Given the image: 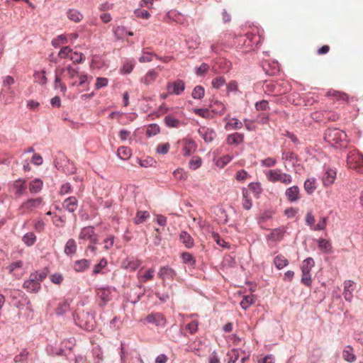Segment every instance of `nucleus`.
Segmentation results:
<instances>
[{"label":"nucleus","mask_w":363,"mask_h":363,"mask_svg":"<svg viewBox=\"0 0 363 363\" xmlns=\"http://www.w3.org/2000/svg\"><path fill=\"white\" fill-rule=\"evenodd\" d=\"M303 187L308 194H312L317 188L316 179L313 177L307 179L304 182Z\"/></svg>","instance_id":"nucleus-29"},{"label":"nucleus","mask_w":363,"mask_h":363,"mask_svg":"<svg viewBox=\"0 0 363 363\" xmlns=\"http://www.w3.org/2000/svg\"><path fill=\"white\" fill-rule=\"evenodd\" d=\"M69 309V304L67 301H63L60 303L57 307L56 308V313L58 315H61L67 313Z\"/></svg>","instance_id":"nucleus-50"},{"label":"nucleus","mask_w":363,"mask_h":363,"mask_svg":"<svg viewBox=\"0 0 363 363\" xmlns=\"http://www.w3.org/2000/svg\"><path fill=\"white\" fill-rule=\"evenodd\" d=\"M179 143L182 145V155L184 157L189 156L191 153L196 150L197 145L191 138H184Z\"/></svg>","instance_id":"nucleus-11"},{"label":"nucleus","mask_w":363,"mask_h":363,"mask_svg":"<svg viewBox=\"0 0 363 363\" xmlns=\"http://www.w3.org/2000/svg\"><path fill=\"white\" fill-rule=\"evenodd\" d=\"M201 158L199 156H194L190 160L189 166L190 169L196 170L201 167Z\"/></svg>","instance_id":"nucleus-49"},{"label":"nucleus","mask_w":363,"mask_h":363,"mask_svg":"<svg viewBox=\"0 0 363 363\" xmlns=\"http://www.w3.org/2000/svg\"><path fill=\"white\" fill-rule=\"evenodd\" d=\"M107 265L106 259H102L97 264H96L93 269V274H96L101 272V269Z\"/></svg>","instance_id":"nucleus-62"},{"label":"nucleus","mask_w":363,"mask_h":363,"mask_svg":"<svg viewBox=\"0 0 363 363\" xmlns=\"http://www.w3.org/2000/svg\"><path fill=\"white\" fill-rule=\"evenodd\" d=\"M62 206L67 211L74 213L78 207V201L76 197L70 196L64 201Z\"/></svg>","instance_id":"nucleus-20"},{"label":"nucleus","mask_w":363,"mask_h":363,"mask_svg":"<svg viewBox=\"0 0 363 363\" xmlns=\"http://www.w3.org/2000/svg\"><path fill=\"white\" fill-rule=\"evenodd\" d=\"M146 320L150 323H153L157 326H164L166 320L161 313H151L146 317Z\"/></svg>","instance_id":"nucleus-19"},{"label":"nucleus","mask_w":363,"mask_h":363,"mask_svg":"<svg viewBox=\"0 0 363 363\" xmlns=\"http://www.w3.org/2000/svg\"><path fill=\"white\" fill-rule=\"evenodd\" d=\"M23 242L28 246H32L36 241V236L32 232H29L23 237Z\"/></svg>","instance_id":"nucleus-47"},{"label":"nucleus","mask_w":363,"mask_h":363,"mask_svg":"<svg viewBox=\"0 0 363 363\" xmlns=\"http://www.w3.org/2000/svg\"><path fill=\"white\" fill-rule=\"evenodd\" d=\"M347 165L350 169H358L363 166V157L356 149H350L347 156Z\"/></svg>","instance_id":"nucleus-7"},{"label":"nucleus","mask_w":363,"mask_h":363,"mask_svg":"<svg viewBox=\"0 0 363 363\" xmlns=\"http://www.w3.org/2000/svg\"><path fill=\"white\" fill-rule=\"evenodd\" d=\"M160 131V129L159 125H157V124H151L148 126V128L146 130V134L148 136H152V135H155L157 133H159Z\"/></svg>","instance_id":"nucleus-58"},{"label":"nucleus","mask_w":363,"mask_h":363,"mask_svg":"<svg viewBox=\"0 0 363 363\" xmlns=\"http://www.w3.org/2000/svg\"><path fill=\"white\" fill-rule=\"evenodd\" d=\"M244 140V135L242 133H234L230 134L226 138V143L228 145H239Z\"/></svg>","instance_id":"nucleus-25"},{"label":"nucleus","mask_w":363,"mask_h":363,"mask_svg":"<svg viewBox=\"0 0 363 363\" xmlns=\"http://www.w3.org/2000/svg\"><path fill=\"white\" fill-rule=\"evenodd\" d=\"M285 196L288 201L290 202H294L300 198V189L298 186H293L286 189L285 191Z\"/></svg>","instance_id":"nucleus-18"},{"label":"nucleus","mask_w":363,"mask_h":363,"mask_svg":"<svg viewBox=\"0 0 363 363\" xmlns=\"http://www.w3.org/2000/svg\"><path fill=\"white\" fill-rule=\"evenodd\" d=\"M195 114L204 118H212L213 116L211 115L210 111L208 108H195L194 110Z\"/></svg>","instance_id":"nucleus-53"},{"label":"nucleus","mask_w":363,"mask_h":363,"mask_svg":"<svg viewBox=\"0 0 363 363\" xmlns=\"http://www.w3.org/2000/svg\"><path fill=\"white\" fill-rule=\"evenodd\" d=\"M67 38L66 35H60L52 40V45L55 48H59L62 45L67 43Z\"/></svg>","instance_id":"nucleus-44"},{"label":"nucleus","mask_w":363,"mask_h":363,"mask_svg":"<svg viewBox=\"0 0 363 363\" xmlns=\"http://www.w3.org/2000/svg\"><path fill=\"white\" fill-rule=\"evenodd\" d=\"M23 266V262L21 260H18L11 263L6 267V269L9 271V274H13V276H17L18 278H19L21 274L18 273V271L22 269Z\"/></svg>","instance_id":"nucleus-23"},{"label":"nucleus","mask_w":363,"mask_h":363,"mask_svg":"<svg viewBox=\"0 0 363 363\" xmlns=\"http://www.w3.org/2000/svg\"><path fill=\"white\" fill-rule=\"evenodd\" d=\"M43 186V182L40 179H35L30 182L29 190L33 194L39 192Z\"/></svg>","instance_id":"nucleus-39"},{"label":"nucleus","mask_w":363,"mask_h":363,"mask_svg":"<svg viewBox=\"0 0 363 363\" xmlns=\"http://www.w3.org/2000/svg\"><path fill=\"white\" fill-rule=\"evenodd\" d=\"M180 241L188 248H192L194 245L193 238L186 231H182L179 235Z\"/></svg>","instance_id":"nucleus-24"},{"label":"nucleus","mask_w":363,"mask_h":363,"mask_svg":"<svg viewBox=\"0 0 363 363\" xmlns=\"http://www.w3.org/2000/svg\"><path fill=\"white\" fill-rule=\"evenodd\" d=\"M96 296L100 300L99 306L103 307L111 299V291L108 288H99Z\"/></svg>","instance_id":"nucleus-14"},{"label":"nucleus","mask_w":363,"mask_h":363,"mask_svg":"<svg viewBox=\"0 0 363 363\" xmlns=\"http://www.w3.org/2000/svg\"><path fill=\"white\" fill-rule=\"evenodd\" d=\"M355 283L352 281L347 280L344 282L343 296L347 301L351 302L353 298V291L355 289Z\"/></svg>","instance_id":"nucleus-16"},{"label":"nucleus","mask_w":363,"mask_h":363,"mask_svg":"<svg viewBox=\"0 0 363 363\" xmlns=\"http://www.w3.org/2000/svg\"><path fill=\"white\" fill-rule=\"evenodd\" d=\"M155 55L156 54L153 52L143 50L141 56L138 58V60L141 63L150 62L152 61L153 57H155Z\"/></svg>","instance_id":"nucleus-43"},{"label":"nucleus","mask_w":363,"mask_h":363,"mask_svg":"<svg viewBox=\"0 0 363 363\" xmlns=\"http://www.w3.org/2000/svg\"><path fill=\"white\" fill-rule=\"evenodd\" d=\"M76 323L82 328L91 331L95 328V320L89 312L81 311L77 313L74 318Z\"/></svg>","instance_id":"nucleus-5"},{"label":"nucleus","mask_w":363,"mask_h":363,"mask_svg":"<svg viewBox=\"0 0 363 363\" xmlns=\"http://www.w3.org/2000/svg\"><path fill=\"white\" fill-rule=\"evenodd\" d=\"M161 70L162 67L157 66V68L149 69L140 79V82L145 86L152 85L159 77V72L157 70Z\"/></svg>","instance_id":"nucleus-9"},{"label":"nucleus","mask_w":363,"mask_h":363,"mask_svg":"<svg viewBox=\"0 0 363 363\" xmlns=\"http://www.w3.org/2000/svg\"><path fill=\"white\" fill-rule=\"evenodd\" d=\"M277 163V160L275 158L273 157H267L264 160H262L260 161V164L262 167H274Z\"/></svg>","instance_id":"nucleus-54"},{"label":"nucleus","mask_w":363,"mask_h":363,"mask_svg":"<svg viewBox=\"0 0 363 363\" xmlns=\"http://www.w3.org/2000/svg\"><path fill=\"white\" fill-rule=\"evenodd\" d=\"M315 264L314 260L311 257H308L304 259L301 266L302 273L308 274L311 272V269Z\"/></svg>","instance_id":"nucleus-32"},{"label":"nucleus","mask_w":363,"mask_h":363,"mask_svg":"<svg viewBox=\"0 0 363 363\" xmlns=\"http://www.w3.org/2000/svg\"><path fill=\"white\" fill-rule=\"evenodd\" d=\"M346 133L335 128H329L325 133V140L333 146L340 144V147H346L345 143L346 140Z\"/></svg>","instance_id":"nucleus-3"},{"label":"nucleus","mask_w":363,"mask_h":363,"mask_svg":"<svg viewBox=\"0 0 363 363\" xmlns=\"http://www.w3.org/2000/svg\"><path fill=\"white\" fill-rule=\"evenodd\" d=\"M225 83V79L223 77H218L213 79L211 84L212 86L215 89H219Z\"/></svg>","instance_id":"nucleus-63"},{"label":"nucleus","mask_w":363,"mask_h":363,"mask_svg":"<svg viewBox=\"0 0 363 363\" xmlns=\"http://www.w3.org/2000/svg\"><path fill=\"white\" fill-rule=\"evenodd\" d=\"M69 59L74 62L80 63L83 62L84 59V56L82 53H78L77 52H72L71 55L69 56Z\"/></svg>","instance_id":"nucleus-64"},{"label":"nucleus","mask_w":363,"mask_h":363,"mask_svg":"<svg viewBox=\"0 0 363 363\" xmlns=\"http://www.w3.org/2000/svg\"><path fill=\"white\" fill-rule=\"evenodd\" d=\"M326 223H327V218L322 217L320 218L318 223L312 228V230H324L326 227Z\"/></svg>","instance_id":"nucleus-59"},{"label":"nucleus","mask_w":363,"mask_h":363,"mask_svg":"<svg viewBox=\"0 0 363 363\" xmlns=\"http://www.w3.org/2000/svg\"><path fill=\"white\" fill-rule=\"evenodd\" d=\"M274 263L277 269H281L288 265L289 261L284 256L279 255L274 257Z\"/></svg>","instance_id":"nucleus-36"},{"label":"nucleus","mask_w":363,"mask_h":363,"mask_svg":"<svg viewBox=\"0 0 363 363\" xmlns=\"http://www.w3.org/2000/svg\"><path fill=\"white\" fill-rule=\"evenodd\" d=\"M181 257L182 261L185 264H189L190 265H194L196 264V259L193 257V255L189 252H183L181 255Z\"/></svg>","instance_id":"nucleus-51"},{"label":"nucleus","mask_w":363,"mask_h":363,"mask_svg":"<svg viewBox=\"0 0 363 363\" xmlns=\"http://www.w3.org/2000/svg\"><path fill=\"white\" fill-rule=\"evenodd\" d=\"M264 175L267 181L272 183L280 182L288 185L292 182V177L289 174L283 172L281 169H268L264 172Z\"/></svg>","instance_id":"nucleus-4"},{"label":"nucleus","mask_w":363,"mask_h":363,"mask_svg":"<svg viewBox=\"0 0 363 363\" xmlns=\"http://www.w3.org/2000/svg\"><path fill=\"white\" fill-rule=\"evenodd\" d=\"M12 190L14 191L15 194L20 197L26 193L27 185L26 180L23 179H18L13 182L12 184Z\"/></svg>","instance_id":"nucleus-17"},{"label":"nucleus","mask_w":363,"mask_h":363,"mask_svg":"<svg viewBox=\"0 0 363 363\" xmlns=\"http://www.w3.org/2000/svg\"><path fill=\"white\" fill-rule=\"evenodd\" d=\"M224 121H227L225 124V129H240L242 127V123L237 118L228 119V116H226L223 119Z\"/></svg>","instance_id":"nucleus-30"},{"label":"nucleus","mask_w":363,"mask_h":363,"mask_svg":"<svg viewBox=\"0 0 363 363\" xmlns=\"http://www.w3.org/2000/svg\"><path fill=\"white\" fill-rule=\"evenodd\" d=\"M155 269L153 268L149 269L143 275L140 277V279L143 282H146L153 279Z\"/></svg>","instance_id":"nucleus-55"},{"label":"nucleus","mask_w":363,"mask_h":363,"mask_svg":"<svg viewBox=\"0 0 363 363\" xmlns=\"http://www.w3.org/2000/svg\"><path fill=\"white\" fill-rule=\"evenodd\" d=\"M72 52V49L68 46H65L62 48L58 53V57L65 59L69 57L71 53Z\"/></svg>","instance_id":"nucleus-57"},{"label":"nucleus","mask_w":363,"mask_h":363,"mask_svg":"<svg viewBox=\"0 0 363 363\" xmlns=\"http://www.w3.org/2000/svg\"><path fill=\"white\" fill-rule=\"evenodd\" d=\"M33 77L35 81L40 84L45 85L48 82V79L45 76V71L44 70L40 72H35Z\"/></svg>","instance_id":"nucleus-41"},{"label":"nucleus","mask_w":363,"mask_h":363,"mask_svg":"<svg viewBox=\"0 0 363 363\" xmlns=\"http://www.w3.org/2000/svg\"><path fill=\"white\" fill-rule=\"evenodd\" d=\"M77 249V247L75 240L70 238L67 241L65 245L64 252L67 256H73L76 254Z\"/></svg>","instance_id":"nucleus-26"},{"label":"nucleus","mask_w":363,"mask_h":363,"mask_svg":"<svg viewBox=\"0 0 363 363\" xmlns=\"http://www.w3.org/2000/svg\"><path fill=\"white\" fill-rule=\"evenodd\" d=\"M131 155V150L128 147L121 146L118 149V156L122 160H126L129 159Z\"/></svg>","instance_id":"nucleus-38"},{"label":"nucleus","mask_w":363,"mask_h":363,"mask_svg":"<svg viewBox=\"0 0 363 363\" xmlns=\"http://www.w3.org/2000/svg\"><path fill=\"white\" fill-rule=\"evenodd\" d=\"M318 247L321 250L325 252H330L332 250V245L329 240L325 239H320L318 240Z\"/></svg>","instance_id":"nucleus-48"},{"label":"nucleus","mask_w":363,"mask_h":363,"mask_svg":"<svg viewBox=\"0 0 363 363\" xmlns=\"http://www.w3.org/2000/svg\"><path fill=\"white\" fill-rule=\"evenodd\" d=\"M233 159V155H225L223 157H218L215 160V164L219 168H223Z\"/></svg>","instance_id":"nucleus-34"},{"label":"nucleus","mask_w":363,"mask_h":363,"mask_svg":"<svg viewBox=\"0 0 363 363\" xmlns=\"http://www.w3.org/2000/svg\"><path fill=\"white\" fill-rule=\"evenodd\" d=\"M228 363H235L239 358V351L237 349L229 350L226 354Z\"/></svg>","instance_id":"nucleus-45"},{"label":"nucleus","mask_w":363,"mask_h":363,"mask_svg":"<svg viewBox=\"0 0 363 363\" xmlns=\"http://www.w3.org/2000/svg\"><path fill=\"white\" fill-rule=\"evenodd\" d=\"M78 240L79 243H83L89 241L91 244H97L98 235L95 233L94 228L93 226H86L81 229Z\"/></svg>","instance_id":"nucleus-8"},{"label":"nucleus","mask_w":363,"mask_h":363,"mask_svg":"<svg viewBox=\"0 0 363 363\" xmlns=\"http://www.w3.org/2000/svg\"><path fill=\"white\" fill-rule=\"evenodd\" d=\"M170 145L169 143L159 144L157 147V152L159 154L165 155L169 152Z\"/></svg>","instance_id":"nucleus-61"},{"label":"nucleus","mask_w":363,"mask_h":363,"mask_svg":"<svg viewBox=\"0 0 363 363\" xmlns=\"http://www.w3.org/2000/svg\"><path fill=\"white\" fill-rule=\"evenodd\" d=\"M134 66L133 62L127 61L123 63L121 72L124 74H130L133 71Z\"/></svg>","instance_id":"nucleus-56"},{"label":"nucleus","mask_w":363,"mask_h":363,"mask_svg":"<svg viewBox=\"0 0 363 363\" xmlns=\"http://www.w3.org/2000/svg\"><path fill=\"white\" fill-rule=\"evenodd\" d=\"M55 75V87L60 88L61 91L65 93L67 91V86L63 80L67 79L72 82L78 76V71L70 65L64 67H57Z\"/></svg>","instance_id":"nucleus-1"},{"label":"nucleus","mask_w":363,"mask_h":363,"mask_svg":"<svg viewBox=\"0 0 363 363\" xmlns=\"http://www.w3.org/2000/svg\"><path fill=\"white\" fill-rule=\"evenodd\" d=\"M342 358L347 362H354L356 360V355L354 350L350 345L346 346L342 351Z\"/></svg>","instance_id":"nucleus-28"},{"label":"nucleus","mask_w":363,"mask_h":363,"mask_svg":"<svg viewBox=\"0 0 363 363\" xmlns=\"http://www.w3.org/2000/svg\"><path fill=\"white\" fill-rule=\"evenodd\" d=\"M255 301V296L252 294L247 295L243 297L242 300L240 302L241 307L246 310L251 305H252Z\"/></svg>","instance_id":"nucleus-37"},{"label":"nucleus","mask_w":363,"mask_h":363,"mask_svg":"<svg viewBox=\"0 0 363 363\" xmlns=\"http://www.w3.org/2000/svg\"><path fill=\"white\" fill-rule=\"evenodd\" d=\"M164 121L166 125L169 128H179L182 124L179 120L171 115L166 116Z\"/></svg>","instance_id":"nucleus-31"},{"label":"nucleus","mask_w":363,"mask_h":363,"mask_svg":"<svg viewBox=\"0 0 363 363\" xmlns=\"http://www.w3.org/2000/svg\"><path fill=\"white\" fill-rule=\"evenodd\" d=\"M43 198L29 199L21 203L18 209V213L23 215L31 213L44 205Z\"/></svg>","instance_id":"nucleus-6"},{"label":"nucleus","mask_w":363,"mask_h":363,"mask_svg":"<svg viewBox=\"0 0 363 363\" xmlns=\"http://www.w3.org/2000/svg\"><path fill=\"white\" fill-rule=\"evenodd\" d=\"M91 262L86 259L77 260L74 262L73 268L77 272H83L89 268Z\"/></svg>","instance_id":"nucleus-22"},{"label":"nucleus","mask_w":363,"mask_h":363,"mask_svg":"<svg viewBox=\"0 0 363 363\" xmlns=\"http://www.w3.org/2000/svg\"><path fill=\"white\" fill-rule=\"evenodd\" d=\"M95 88L100 89L103 87H106L108 85V80L105 77H97L96 80Z\"/></svg>","instance_id":"nucleus-60"},{"label":"nucleus","mask_w":363,"mask_h":363,"mask_svg":"<svg viewBox=\"0 0 363 363\" xmlns=\"http://www.w3.org/2000/svg\"><path fill=\"white\" fill-rule=\"evenodd\" d=\"M177 275V272L168 265L161 267L157 273L158 277L161 279L162 281L173 280Z\"/></svg>","instance_id":"nucleus-12"},{"label":"nucleus","mask_w":363,"mask_h":363,"mask_svg":"<svg viewBox=\"0 0 363 363\" xmlns=\"http://www.w3.org/2000/svg\"><path fill=\"white\" fill-rule=\"evenodd\" d=\"M211 112L218 116L224 114L226 107L225 104L219 101H215L211 104Z\"/></svg>","instance_id":"nucleus-27"},{"label":"nucleus","mask_w":363,"mask_h":363,"mask_svg":"<svg viewBox=\"0 0 363 363\" xmlns=\"http://www.w3.org/2000/svg\"><path fill=\"white\" fill-rule=\"evenodd\" d=\"M67 17L71 21L78 23L82 20L83 15L76 9H69L67 11Z\"/></svg>","instance_id":"nucleus-35"},{"label":"nucleus","mask_w":363,"mask_h":363,"mask_svg":"<svg viewBox=\"0 0 363 363\" xmlns=\"http://www.w3.org/2000/svg\"><path fill=\"white\" fill-rule=\"evenodd\" d=\"M242 205L245 210H250L252 206V201L249 196V192L245 189L242 190Z\"/></svg>","instance_id":"nucleus-33"},{"label":"nucleus","mask_w":363,"mask_h":363,"mask_svg":"<svg viewBox=\"0 0 363 363\" xmlns=\"http://www.w3.org/2000/svg\"><path fill=\"white\" fill-rule=\"evenodd\" d=\"M185 82L182 79L169 82L166 89L168 94L180 95L185 89Z\"/></svg>","instance_id":"nucleus-10"},{"label":"nucleus","mask_w":363,"mask_h":363,"mask_svg":"<svg viewBox=\"0 0 363 363\" xmlns=\"http://www.w3.org/2000/svg\"><path fill=\"white\" fill-rule=\"evenodd\" d=\"M150 214L147 211H138L136 216L134 218V223L135 224H140L144 223L147 218H149Z\"/></svg>","instance_id":"nucleus-40"},{"label":"nucleus","mask_w":363,"mask_h":363,"mask_svg":"<svg viewBox=\"0 0 363 363\" xmlns=\"http://www.w3.org/2000/svg\"><path fill=\"white\" fill-rule=\"evenodd\" d=\"M284 233L285 230L284 228H276L272 231L269 238L274 240H281Z\"/></svg>","instance_id":"nucleus-42"},{"label":"nucleus","mask_w":363,"mask_h":363,"mask_svg":"<svg viewBox=\"0 0 363 363\" xmlns=\"http://www.w3.org/2000/svg\"><path fill=\"white\" fill-rule=\"evenodd\" d=\"M141 264V261L138 259L128 258L124 260L122 263V266L124 269H128L131 272L137 269Z\"/></svg>","instance_id":"nucleus-21"},{"label":"nucleus","mask_w":363,"mask_h":363,"mask_svg":"<svg viewBox=\"0 0 363 363\" xmlns=\"http://www.w3.org/2000/svg\"><path fill=\"white\" fill-rule=\"evenodd\" d=\"M204 89L201 86H196L192 91L191 96L194 99H202L204 96Z\"/></svg>","instance_id":"nucleus-52"},{"label":"nucleus","mask_w":363,"mask_h":363,"mask_svg":"<svg viewBox=\"0 0 363 363\" xmlns=\"http://www.w3.org/2000/svg\"><path fill=\"white\" fill-rule=\"evenodd\" d=\"M328 96H331L337 100H342L344 101H347L348 96L342 92L338 91H329L327 93Z\"/></svg>","instance_id":"nucleus-46"},{"label":"nucleus","mask_w":363,"mask_h":363,"mask_svg":"<svg viewBox=\"0 0 363 363\" xmlns=\"http://www.w3.org/2000/svg\"><path fill=\"white\" fill-rule=\"evenodd\" d=\"M198 133L206 143L212 142L216 137L215 130L206 126H201L198 130Z\"/></svg>","instance_id":"nucleus-13"},{"label":"nucleus","mask_w":363,"mask_h":363,"mask_svg":"<svg viewBox=\"0 0 363 363\" xmlns=\"http://www.w3.org/2000/svg\"><path fill=\"white\" fill-rule=\"evenodd\" d=\"M48 271H35L31 273L28 279L25 280L23 284L25 289L29 293H38L41 288V282L46 278Z\"/></svg>","instance_id":"nucleus-2"},{"label":"nucleus","mask_w":363,"mask_h":363,"mask_svg":"<svg viewBox=\"0 0 363 363\" xmlns=\"http://www.w3.org/2000/svg\"><path fill=\"white\" fill-rule=\"evenodd\" d=\"M336 171L335 169L328 168L322 177V182L324 186H331L336 178Z\"/></svg>","instance_id":"nucleus-15"}]
</instances>
